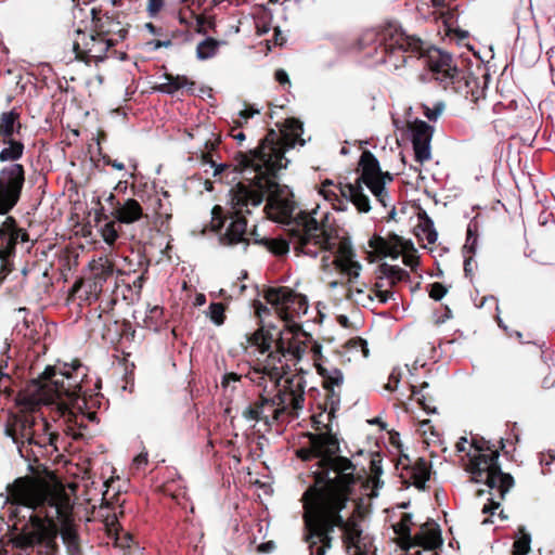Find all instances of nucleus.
<instances>
[{"label": "nucleus", "instance_id": "f257e3e1", "mask_svg": "<svg viewBox=\"0 0 555 555\" xmlns=\"http://www.w3.org/2000/svg\"><path fill=\"white\" fill-rule=\"evenodd\" d=\"M302 124L297 119H287L280 132L270 130L260 145L249 153H240L237 168L243 180L229 191L230 222L221 236L223 245L249 244L247 222L244 215L262 204L267 197L266 211L274 221L291 223L295 210L294 195L287 185L276 182L279 172L286 169L289 158L286 153L301 139Z\"/></svg>", "mask_w": 555, "mask_h": 555}, {"label": "nucleus", "instance_id": "f03ea898", "mask_svg": "<svg viewBox=\"0 0 555 555\" xmlns=\"http://www.w3.org/2000/svg\"><path fill=\"white\" fill-rule=\"evenodd\" d=\"M339 442L327 428L325 433L310 435V448L300 449L302 460H317L313 472L314 485L304 494L305 522L308 529L306 538L311 554L325 555L332 547L335 527L344 529V540L354 555L364 552L362 516L353 515L347 521L339 512L349 499V488L354 481V466L346 457L338 456Z\"/></svg>", "mask_w": 555, "mask_h": 555}, {"label": "nucleus", "instance_id": "7ed1b4c3", "mask_svg": "<svg viewBox=\"0 0 555 555\" xmlns=\"http://www.w3.org/2000/svg\"><path fill=\"white\" fill-rule=\"evenodd\" d=\"M80 363L64 364L56 369L48 366L39 379L34 380L26 390L17 397V403L25 410L33 411L40 403L56 404L64 415L69 409L82 411L86 401L80 398V383L85 374H79Z\"/></svg>", "mask_w": 555, "mask_h": 555}, {"label": "nucleus", "instance_id": "20e7f679", "mask_svg": "<svg viewBox=\"0 0 555 555\" xmlns=\"http://www.w3.org/2000/svg\"><path fill=\"white\" fill-rule=\"evenodd\" d=\"M359 166L361 175L354 183H348L336 186L331 180H325L319 193L333 204L335 209L344 210L343 202L338 197V192L343 197L350 201L360 212H369L371 205L367 195L364 193V186L374 195L382 207H388L390 199L385 185L392 178L389 172H383L377 158L371 152H363Z\"/></svg>", "mask_w": 555, "mask_h": 555}, {"label": "nucleus", "instance_id": "39448f33", "mask_svg": "<svg viewBox=\"0 0 555 555\" xmlns=\"http://www.w3.org/2000/svg\"><path fill=\"white\" fill-rule=\"evenodd\" d=\"M250 340L261 353H266L274 345V350L269 353V364L264 366L273 383L281 380L292 366L300 364L308 350L307 341L301 340L298 335L284 337L275 328H259Z\"/></svg>", "mask_w": 555, "mask_h": 555}, {"label": "nucleus", "instance_id": "423d86ee", "mask_svg": "<svg viewBox=\"0 0 555 555\" xmlns=\"http://www.w3.org/2000/svg\"><path fill=\"white\" fill-rule=\"evenodd\" d=\"M499 452L496 450H483L478 448V453L472 455L468 472L474 482H485L488 487L489 504H485L482 513H493L499 508L501 501L514 486V479L509 474L502 472L499 464Z\"/></svg>", "mask_w": 555, "mask_h": 555}, {"label": "nucleus", "instance_id": "0eeeda50", "mask_svg": "<svg viewBox=\"0 0 555 555\" xmlns=\"http://www.w3.org/2000/svg\"><path fill=\"white\" fill-rule=\"evenodd\" d=\"M8 491L7 501H11L12 504L35 509L37 506L48 503L55 508V513L59 516L65 514L68 505V498L56 482L20 478L8 487Z\"/></svg>", "mask_w": 555, "mask_h": 555}, {"label": "nucleus", "instance_id": "6e6552de", "mask_svg": "<svg viewBox=\"0 0 555 555\" xmlns=\"http://www.w3.org/2000/svg\"><path fill=\"white\" fill-rule=\"evenodd\" d=\"M14 529L16 533L10 538L13 547L21 552L36 548L37 555H57L59 529L52 519L31 514L20 529L16 525H14Z\"/></svg>", "mask_w": 555, "mask_h": 555}, {"label": "nucleus", "instance_id": "1a4fd4ad", "mask_svg": "<svg viewBox=\"0 0 555 555\" xmlns=\"http://www.w3.org/2000/svg\"><path fill=\"white\" fill-rule=\"evenodd\" d=\"M334 264L341 274V278L346 280L347 286H344L343 280H334L330 282V287L343 286L345 289L344 297L363 307L372 306L375 301L373 289L367 292V284L364 282L359 283L362 264L356 259V254L350 248L341 247L334 260Z\"/></svg>", "mask_w": 555, "mask_h": 555}, {"label": "nucleus", "instance_id": "9d476101", "mask_svg": "<svg viewBox=\"0 0 555 555\" xmlns=\"http://www.w3.org/2000/svg\"><path fill=\"white\" fill-rule=\"evenodd\" d=\"M320 206L313 208L310 212H300L295 219L297 228H293L292 235L296 238V249L310 256H317L318 251L310 249L313 243L320 248L327 249L330 247L331 236L322 224L326 218V212L320 217Z\"/></svg>", "mask_w": 555, "mask_h": 555}, {"label": "nucleus", "instance_id": "9b49d317", "mask_svg": "<svg viewBox=\"0 0 555 555\" xmlns=\"http://www.w3.org/2000/svg\"><path fill=\"white\" fill-rule=\"evenodd\" d=\"M264 298L286 322L292 320L294 314L301 315L308 312L307 298L287 287L270 288L266 292Z\"/></svg>", "mask_w": 555, "mask_h": 555}, {"label": "nucleus", "instance_id": "f8f14e48", "mask_svg": "<svg viewBox=\"0 0 555 555\" xmlns=\"http://www.w3.org/2000/svg\"><path fill=\"white\" fill-rule=\"evenodd\" d=\"M24 183L22 165L13 164L0 177V215L7 214L17 203Z\"/></svg>", "mask_w": 555, "mask_h": 555}, {"label": "nucleus", "instance_id": "ddd939ff", "mask_svg": "<svg viewBox=\"0 0 555 555\" xmlns=\"http://www.w3.org/2000/svg\"><path fill=\"white\" fill-rule=\"evenodd\" d=\"M287 387L279 389L276 395L271 397L270 395L263 393L264 403L268 408H272L273 420L276 421L280 415L292 409L295 413H298L304 408V388L300 384L293 385L292 382L287 380Z\"/></svg>", "mask_w": 555, "mask_h": 555}, {"label": "nucleus", "instance_id": "4468645a", "mask_svg": "<svg viewBox=\"0 0 555 555\" xmlns=\"http://www.w3.org/2000/svg\"><path fill=\"white\" fill-rule=\"evenodd\" d=\"M415 158L423 164L431 158V139L434 129L427 122L415 119L409 124Z\"/></svg>", "mask_w": 555, "mask_h": 555}, {"label": "nucleus", "instance_id": "2eb2a0df", "mask_svg": "<svg viewBox=\"0 0 555 555\" xmlns=\"http://www.w3.org/2000/svg\"><path fill=\"white\" fill-rule=\"evenodd\" d=\"M370 247L383 257L397 259L404 251L413 248V243L397 234L389 235L387 238L375 236L369 242Z\"/></svg>", "mask_w": 555, "mask_h": 555}, {"label": "nucleus", "instance_id": "dca6fc26", "mask_svg": "<svg viewBox=\"0 0 555 555\" xmlns=\"http://www.w3.org/2000/svg\"><path fill=\"white\" fill-rule=\"evenodd\" d=\"M112 264L106 259L93 261L91 263L92 281L86 283L77 281L73 286V291L77 292L80 287L85 286L88 288L87 293L95 299L98 294L102 291L103 283L112 274Z\"/></svg>", "mask_w": 555, "mask_h": 555}, {"label": "nucleus", "instance_id": "f3484780", "mask_svg": "<svg viewBox=\"0 0 555 555\" xmlns=\"http://www.w3.org/2000/svg\"><path fill=\"white\" fill-rule=\"evenodd\" d=\"M428 65L436 75V79L441 82L452 81L456 74V68L452 64V57L449 53L439 49H431L428 53Z\"/></svg>", "mask_w": 555, "mask_h": 555}, {"label": "nucleus", "instance_id": "a211bd4d", "mask_svg": "<svg viewBox=\"0 0 555 555\" xmlns=\"http://www.w3.org/2000/svg\"><path fill=\"white\" fill-rule=\"evenodd\" d=\"M113 42L100 35L89 37V41L85 44V48L80 47L78 40H74L73 50L76 52V56L80 57L83 53L88 54L90 59H94L96 62L104 59L105 53L109 49Z\"/></svg>", "mask_w": 555, "mask_h": 555}, {"label": "nucleus", "instance_id": "6ab92c4d", "mask_svg": "<svg viewBox=\"0 0 555 555\" xmlns=\"http://www.w3.org/2000/svg\"><path fill=\"white\" fill-rule=\"evenodd\" d=\"M442 544L440 530L435 522H426L421 526L420 532L414 535L413 546H423L434 550Z\"/></svg>", "mask_w": 555, "mask_h": 555}, {"label": "nucleus", "instance_id": "aec40b11", "mask_svg": "<svg viewBox=\"0 0 555 555\" xmlns=\"http://www.w3.org/2000/svg\"><path fill=\"white\" fill-rule=\"evenodd\" d=\"M112 215L119 222L130 224L138 221L142 217V208L135 199L128 198L118 208L114 209Z\"/></svg>", "mask_w": 555, "mask_h": 555}, {"label": "nucleus", "instance_id": "412c9836", "mask_svg": "<svg viewBox=\"0 0 555 555\" xmlns=\"http://www.w3.org/2000/svg\"><path fill=\"white\" fill-rule=\"evenodd\" d=\"M268 408L267 403H264L263 393L260 395V400L255 404L247 405L242 411L243 420L249 424L250 427H255L257 423L264 422L266 425H269V415L266 414V409Z\"/></svg>", "mask_w": 555, "mask_h": 555}, {"label": "nucleus", "instance_id": "4be33fe9", "mask_svg": "<svg viewBox=\"0 0 555 555\" xmlns=\"http://www.w3.org/2000/svg\"><path fill=\"white\" fill-rule=\"evenodd\" d=\"M269 364V354L266 357L263 362L257 367L251 374V380L262 388V393L270 395L271 391L275 390L280 384V380L272 382L271 376L264 366Z\"/></svg>", "mask_w": 555, "mask_h": 555}, {"label": "nucleus", "instance_id": "5701e85b", "mask_svg": "<svg viewBox=\"0 0 555 555\" xmlns=\"http://www.w3.org/2000/svg\"><path fill=\"white\" fill-rule=\"evenodd\" d=\"M343 354L348 361L366 359L370 354L367 341L360 337L349 339L344 345Z\"/></svg>", "mask_w": 555, "mask_h": 555}, {"label": "nucleus", "instance_id": "b1692460", "mask_svg": "<svg viewBox=\"0 0 555 555\" xmlns=\"http://www.w3.org/2000/svg\"><path fill=\"white\" fill-rule=\"evenodd\" d=\"M163 82L159 83L158 90L165 93L172 94L180 89H192L194 82L190 80L186 76H173L170 74H165L163 77Z\"/></svg>", "mask_w": 555, "mask_h": 555}, {"label": "nucleus", "instance_id": "393cba45", "mask_svg": "<svg viewBox=\"0 0 555 555\" xmlns=\"http://www.w3.org/2000/svg\"><path fill=\"white\" fill-rule=\"evenodd\" d=\"M317 371L324 379V387L327 389H334L338 387L344 382V375L340 370L328 365H325L324 362H317Z\"/></svg>", "mask_w": 555, "mask_h": 555}, {"label": "nucleus", "instance_id": "a878e982", "mask_svg": "<svg viewBox=\"0 0 555 555\" xmlns=\"http://www.w3.org/2000/svg\"><path fill=\"white\" fill-rule=\"evenodd\" d=\"M377 274L378 280H388L390 286L408 276L406 271L397 266H390L388 263L380 264L378 267Z\"/></svg>", "mask_w": 555, "mask_h": 555}, {"label": "nucleus", "instance_id": "bb28decb", "mask_svg": "<svg viewBox=\"0 0 555 555\" xmlns=\"http://www.w3.org/2000/svg\"><path fill=\"white\" fill-rule=\"evenodd\" d=\"M531 534L521 526L515 537L513 555H528L531 551Z\"/></svg>", "mask_w": 555, "mask_h": 555}, {"label": "nucleus", "instance_id": "cd10ccee", "mask_svg": "<svg viewBox=\"0 0 555 555\" xmlns=\"http://www.w3.org/2000/svg\"><path fill=\"white\" fill-rule=\"evenodd\" d=\"M382 461L379 459H372L370 463V482L372 483V496L378 495V490L383 488L384 482L380 479L383 475Z\"/></svg>", "mask_w": 555, "mask_h": 555}, {"label": "nucleus", "instance_id": "c85d7f7f", "mask_svg": "<svg viewBox=\"0 0 555 555\" xmlns=\"http://www.w3.org/2000/svg\"><path fill=\"white\" fill-rule=\"evenodd\" d=\"M221 43V41H218L214 38H206L197 44L196 57L201 61L214 57Z\"/></svg>", "mask_w": 555, "mask_h": 555}, {"label": "nucleus", "instance_id": "c756f323", "mask_svg": "<svg viewBox=\"0 0 555 555\" xmlns=\"http://www.w3.org/2000/svg\"><path fill=\"white\" fill-rule=\"evenodd\" d=\"M411 477L414 480V485L418 489H424L427 480L429 479V469L426 462L423 459H418L413 467Z\"/></svg>", "mask_w": 555, "mask_h": 555}, {"label": "nucleus", "instance_id": "7c9ffc66", "mask_svg": "<svg viewBox=\"0 0 555 555\" xmlns=\"http://www.w3.org/2000/svg\"><path fill=\"white\" fill-rule=\"evenodd\" d=\"M256 244L263 245L275 255L286 254L289 249L288 244L284 240H268L266 236L263 238H256Z\"/></svg>", "mask_w": 555, "mask_h": 555}, {"label": "nucleus", "instance_id": "2f4dec72", "mask_svg": "<svg viewBox=\"0 0 555 555\" xmlns=\"http://www.w3.org/2000/svg\"><path fill=\"white\" fill-rule=\"evenodd\" d=\"M393 529L395 532L398 534L400 544L403 548L409 550L413 547L414 537L411 535V527L409 525L399 521L397 525L393 526Z\"/></svg>", "mask_w": 555, "mask_h": 555}, {"label": "nucleus", "instance_id": "473e14b6", "mask_svg": "<svg viewBox=\"0 0 555 555\" xmlns=\"http://www.w3.org/2000/svg\"><path fill=\"white\" fill-rule=\"evenodd\" d=\"M17 115L13 112L4 113L0 119V134L10 138L15 131Z\"/></svg>", "mask_w": 555, "mask_h": 555}, {"label": "nucleus", "instance_id": "72a5a7b5", "mask_svg": "<svg viewBox=\"0 0 555 555\" xmlns=\"http://www.w3.org/2000/svg\"><path fill=\"white\" fill-rule=\"evenodd\" d=\"M9 146L0 152V160H15L18 159L23 154V144L16 141H9Z\"/></svg>", "mask_w": 555, "mask_h": 555}, {"label": "nucleus", "instance_id": "f704fd0d", "mask_svg": "<svg viewBox=\"0 0 555 555\" xmlns=\"http://www.w3.org/2000/svg\"><path fill=\"white\" fill-rule=\"evenodd\" d=\"M61 537L70 554L78 552L77 535L73 527L69 525L64 526L61 530Z\"/></svg>", "mask_w": 555, "mask_h": 555}, {"label": "nucleus", "instance_id": "c9c22d12", "mask_svg": "<svg viewBox=\"0 0 555 555\" xmlns=\"http://www.w3.org/2000/svg\"><path fill=\"white\" fill-rule=\"evenodd\" d=\"M423 240H426L429 244H434L438 238V233L434 228V223L431 220L427 219L424 222L422 228V233L420 234Z\"/></svg>", "mask_w": 555, "mask_h": 555}, {"label": "nucleus", "instance_id": "e433bc0d", "mask_svg": "<svg viewBox=\"0 0 555 555\" xmlns=\"http://www.w3.org/2000/svg\"><path fill=\"white\" fill-rule=\"evenodd\" d=\"M224 307L222 304H211L208 310V317L216 325L223 323Z\"/></svg>", "mask_w": 555, "mask_h": 555}, {"label": "nucleus", "instance_id": "4c0bfd02", "mask_svg": "<svg viewBox=\"0 0 555 555\" xmlns=\"http://www.w3.org/2000/svg\"><path fill=\"white\" fill-rule=\"evenodd\" d=\"M101 234L104 242L107 244H113L118 237V233L115 229V224L113 221L104 224V227L101 230Z\"/></svg>", "mask_w": 555, "mask_h": 555}, {"label": "nucleus", "instance_id": "58836bf2", "mask_svg": "<svg viewBox=\"0 0 555 555\" xmlns=\"http://www.w3.org/2000/svg\"><path fill=\"white\" fill-rule=\"evenodd\" d=\"M444 103L440 101L436 102L433 108H430L427 105H424V114L429 120H437L444 111Z\"/></svg>", "mask_w": 555, "mask_h": 555}, {"label": "nucleus", "instance_id": "ea45409f", "mask_svg": "<svg viewBox=\"0 0 555 555\" xmlns=\"http://www.w3.org/2000/svg\"><path fill=\"white\" fill-rule=\"evenodd\" d=\"M384 284L380 282H376L374 285V298L378 300L380 304H386L389 299L393 297V293L389 291H383Z\"/></svg>", "mask_w": 555, "mask_h": 555}, {"label": "nucleus", "instance_id": "a19ab883", "mask_svg": "<svg viewBox=\"0 0 555 555\" xmlns=\"http://www.w3.org/2000/svg\"><path fill=\"white\" fill-rule=\"evenodd\" d=\"M2 230H5L10 234V241L16 242L17 241V233L20 232V229L15 228V220L12 217H8L5 221L2 224Z\"/></svg>", "mask_w": 555, "mask_h": 555}, {"label": "nucleus", "instance_id": "79ce46f5", "mask_svg": "<svg viewBox=\"0 0 555 555\" xmlns=\"http://www.w3.org/2000/svg\"><path fill=\"white\" fill-rule=\"evenodd\" d=\"M202 165L203 166H209L210 168H212L214 169V172H212L214 177L220 175L224 170V168H225L224 164H216L211 159V157L206 155V154H202Z\"/></svg>", "mask_w": 555, "mask_h": 555}, {"label": "nucleus", "instance_id": "37998d69", "mask_svg": "<svg viewBox=\"0 0 555 555\" xmlns=\"http://www.w3.org/2000/svg\"><path fill=\"white\" fill-rule=\"evenodd\" d=\"M403 263L411 269H415L418 264V256L416 255L414 247L410 250H406L402 254Z\"/></svg>", "mask_w": 555, "mask_h": 555}, {"label": "nucleus", "instance_id": "c03bdc74", "mask_svg": "<svg viewBox=\"0 0 555 555\" xmlns=\"http://www.w3.org/2000/svg\"><path fill=\"white\" fill-rule=\"evenodd\" d=\"M447 294V288L441 283L431 284L429 296L435 300H441Z\"/></svg>", "mask_w": 555, "mask_h": 555}, {"label": "nucleus", "instance_id": "a18cd8bd", "mask_svg": "<svg viewBox=\"0 0 555 555\" xmlns=\"http://www.w3.org/2000/svg\"><path fill=\"white\" fill-rule=\"evenodd\" d=\"M476 245H477V237L474 236L472 230L468 229L466 243L464 245V251L474 254L476 251Z\"/></svg>", "mask_w": 555, "mask_h": 555}, {"label": "nucleus", "instance_id": "49530a36", "mask_svg": "<svg viewBox=\"0 0 555 555\" xmlns=\"http://www.w3.org/2000/svg\"><path fill=\"white\" fill-rule=\"evenodd\" d=\"M238 380H240V376H237L234 373H230V374L224 375L223 380H222V385L225 388H231L232 390H234L235 389V384H237Z\"/></svg>", "mask_w": 555, "mask_h": 555}, {"label": "nucleus", "instance_id": "de8ad7c7", "mask_svg": "<svg viewBox=\"0 0 555 555\" xmlns=\"http://www.w3.org/2000/svg\"><path fill=\"white\" fill-rule=\"evenodd\" d=\"M311 352H312V360L314 363V366L317 367V362H323L322 361V345L318 341H313L311 346Z\"/></svg>", "mask_w": 555, "mask_h": 555}, {"label": "nucleus", "instance_id": "09e8293b", "mask_svg": "<svg viewBox=\"0 0 555 555\" xmlns=\"http://www.w3.org/2000/svg\"><path fill=\"white\" fill-rule=\"evenodd\" d=\"M212 215V227L218 228L222 223V208L220 206H215L211 210Z\"/></svg>", "mask_w": 555, "mask_h": 555}, {"label": "nucleus", "instance_id": "8fccbe9b", "mask_svg": "<svg viewBox=\"0 0 555 555\" xmlns=\"http://www.w3.org/2000/svg\"><path fill=\"white\" fill-rule=\"evenodd\" d=\"M399 384H400V374L397 373L396 371H393L390 374L389 383L386 385V389L393 391L398 388Z\"/></svg>", "mask_w": 555, "mask_h": 555}, {"label": "nucleus", "instance_id": "3c124183", "mask_svg": "<svg viewBox=\"0 0 555 555\" xmlns=\"http://www.w3.org/2000/svg\"><path fill=\"white\" fill-rule=\"evenodd\" d=\"M275 79L281 85H291V79L286 70L280 68L275 72Z\"/></svg>", "mask_w": 555, "mask_h": 555}, {"label": "nucleus", "instance_id": "603ef678", "mask_svg": "<svg viewBox=\"0 0 555 555\" xmlns=\"http://www.w3.org/2000/svg\"><path fill=\"white\" fill-rule=\"evenodd\" d=\"M162 5H163V1L162 0H149V10L152 13H155V12L159 11Z\"/></svg>", "mask_w": 555, "mask_h": 555}, {"label": "nucleus", "instance_id": "864d4df0", "mask_svg": "<svg viewBox=\"0 0 555 555\" xmlns=\"http://www.w3.org/2000/svg\"><path fill=\"white\" fill-rule=\"evenodd\" d=\"M133 462L138 466L146 464V462H147V454L143 453V452L140 453L138 456L134 457Z\"/></svg>", "mask_w": 555, "mask_h": 555}, {"label": "nucleus", "instance_id": "5fc2aeb1", "mask_svg": "<svg viewBox=\"0 0 555 555\" xmlns=\"http://www.w3.org/2000/svg\"><path fill=\"white\" fill-rule=\"evenodd\" d=\"M258 113L259 112L256 109H245V111L241 112V117L244 120H247L248 118L253 117L255 114H258Z\"/></svg>", "mask_w": 555, "mask_h": 555}, {"label": "nucleus", "instance_id": "6e6d98bb", "mask_svg": "<svg viewBox=\"0 0 555 555\" xmlns=\"http://www.w3.org/2000/svg\"><path fill=\"white\" fill-rule=\"evenodd\" d=\"M107 165L112 166L116 170H122L125 168L124 164L117 160H107Z\"/></svg>", "mask_w": 555, "mask_h": 555}, {"label": "nucleus", "instance_id": "4d7b16f0", "mask_svg": "<svg viewBox=\"0 0 555 555\" xmlns=\"http://www.w3.org/2000/svg\"><path fill=\"white\" fill-rule=\"evenodd\" d=\"M248 238H249V242L253 241L256 244V238H263V236H261L257 232V229L255 228L251 232L248 233Z\"/></svg>", "mask_w": 555, "mask_h": 555}, {"label": "nucleus", "instance_id": "13d9d810", "mask_svg": "<svg viewBox=\"0 0 555 555\" xmlns=\"http://www.w3.org/2000/svg\"><path fill=\"white\" fill-rule=\"evenodd\" d=\"M274 547V544L272 542L263 543L259 545L260 552H270Z\"/></svg>", "mask_w": 555, "mask_h": 555}, {"label": "nucleus", "instance_id": "bf43d9fd", "mask_svg": "<svg viewBox=\"0 0 555 555\" xmlns=\"http://www.w3.org/2000/svg\"><path fill=\"white\" fill-rule=\"evenodd\" d=\"M412 518H413L412 514L405 513L402 515V518L400 521L405 522L406 525H409L411 527Z\"/></svg>", "mask_w": 555, "mask_h": 555}, {"label": "nucleus", "instance_id": "052dcab7", "mask_svg": "<svg viewBox=\"0 0 555 555\" xmlns=\"http://www.w3.org/2000/svg\"><path fill=\"white\" fill-rule=\"evenodd\" d=\"M205 301H206V298L203 294H198L195 298V304L197 306H203L205 304Z\"/></svg>", "mask_w": 555, "mask_h": 555}, {"label": "nucleus", "instance_id": "680f3d73", "mask_svg": "<svg viewBox=\"0 0 555 555\" xmlns=\"http://www.w3.org/2000/svg\"><path fill=\"white\" fill-rule=\"evenodd\" d=\"M17 240H21L22 242H26L28 240V236L25 232H23L21 229H20V232L17 233Z\"/></svg>", "mask_w": 555, "mask_h": 555}, {"label": "nucleus", "instance_id": "e2e57ef3", "mask_svg": "<svg viewBox=\"0 0 555 555\" xmlns=\"http://www.w3.org/2000/svg\"><path fill=\"white\" fill-rule=\"evenodd\" d=\"M470 263H472V258L469 257V258H467V259L465 260V264H464V270H465L466 272H470V271H472Z\"/></svg>", "mask_w": 555, "mask_h": 555}, {"label": "nucleus", "instance_id": "0e129e2a", "mask_svg": "<svg viewBox=\"0 0 555 555\" xmlns=\"http://www.w3.org/2000/svg\"><path fill=\"white\" fill-rule=\"evenodd\" d=\"M114 199H115V195L111 192L106 195L105 197V202H107L108 204L113 205L114 204Z\"/></svg>", "mask_w": 555, "mask_h": 555}, {"label": "nucleus", "instance_id": "69168bd1", "mask_svg": "<svg viewBox=\"0 0 555 555\" xmlns=\"http://www.w3.org/2000/svg\"><path fill=\"white\" fill-rule=\"evenodd\" d=\"M233 138L237 140L238 142H242L245 140V134L243 132H238L236 134H233Z\"/></svg>", "mask_w": 555, "mask_h": 555}, {"label": "nucleus", "instance_id": "338daca9", "mask_svg": "<svg viewBox=\"0 0 555 555\" xmlns=\"http://www.w3.org/2000/svg\"><path fill=\"white\" fill-rule=\"evenodd\" d=\"M266 414L269 415V424L271 423V418L273 420V413H272V408H267L266 409Z\"/></svg>", "mask_w": 555, "mask_h": 555}, {"label": "nucleus", "instance_id": "774afa93", "mask_svg": "<svg viewBox=\"0 0 555 555\" xmlns=\"http://www.w3.org/2000/svg\"><path fill=\"white\" fill-rule=\"evenodd\" d=\"M8 254L9 253L7 250H0V259L4 260Z\"/></svg>", "mask_w": 555, "mask_h": 555}]
</instances>
